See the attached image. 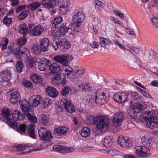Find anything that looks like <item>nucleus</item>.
<instances>
[{
	"instance_id": "f257e3e1",
	"label": "nucleus",
	"mask_w": 158,
	"mask_h": 158,
	"mask_svg": "<svg viewBox=\"0 0 158 158\" xmlns=\"http://www.w3.org/2000/svg\"><path fill=\"white\" fill-rule=\"evenodd\" d=\"M85 122L88 125L94 122L96 124L97 129L102 132L108 130L109 123L108 117L104 115H98L95 117L92 115H88L86 117Z\"/></svg>"
},
{
	"instance_id": "f03ea898",
	"label": "nucleus",
	"mask_w": 158,
	"mask_h": 158,
	"mask_svg": "<svg viewBox=\"0 0 158 158\" xmlns=\"http://www.w3.org/2000/svg\"><path fill=\"white\" fill-rule=\"evenodd\" d=\"M10 111L9 110L8 115L7 116L8 118H7V124L11 127L15 126L17 131L21 134L24 133L26 128L25 124H21L16 123L17 121L22 120L23 118V116L19 110H15L12 115L10 113Z\"/></svg>"
},
{
	"instance_id": "7ed1b4c3",
	"label": "nucleus",
	"mask_w": 158,
	"mask_h": 158,
	"mask_svg": "<svg viewBox=\"0 0 158 158\" xmlns=\"http://www.w3.org/2000/svg\"><path fill=\"white\" fill-rule=\"evenodd\" d=\"M109 92L107 89H100L92 95V98L95 99L97 104L102 105L106 103L108 100L110 96Z\"/></svg>"
},
{
	"instance_id": "20e7f679",
	"label": "nucleus",
	"mask_w": 158,
	"mask_h": 158,
	"mask_svg": "<svg viewBox=\"0 0 158 158\" xmlns=\"http://www.w3.org/2000/svg\"><path fill=\"white\" fill-rule=\"evenodd\" d=\"M17 45L16 43L11 44L8 47L9 54H12L17 58H20L21 56L27 58L30 56L29 50L26 48H24L21 51H20V48H17Z\"/></svg>"
},
{
	"instance_id": "39448f33",
	"label": "nucleus",
	"mask_w": 158,
	"mask_h": 158,
	"mask_svg": "<svg viewBox=\"0 0 158 158\" xmlns=\"http://www.w3.org/2000/svg\"><path fill=\"white\" fill-rule=\"evenodd\" d=\"M151 115L146 123L147 127L152 129L158 127V118L156 117L157 111L155 110L151 111Z\"/></svg>"
},
{
	"instance_id": "423d86ee",
	"label": "nucleus",
	"mask_w": 158,
	"mask_h": 158,
	"mask_svg": "<svg viewBox=\"0 0 158 158\" xmlns=\"http://www.w3.org/2000/svg\"><path fill=\"white\" fill-rule=\"evenodd\" d=\"M143 106L142 104L136 102L131 105L128 111V116L132 118L135 119L138 113L143 109Z\"/></svg>"
},
{
	"instance_id": "0eeeda50",
	"label": "nucleus",
	"mask_w": 158,
	"mask_h": 158,
	"mask_svg": "<svg viewBox=\"0 0 158 158\" xmlns=\"http://www.w3.org/2000/svg\"><path fill=\"white\" fill-rule=\"evenodd\" d=\"M28 28L29 34L35 36L41 35L44 30V27L39 24L35 26L34 24H29Z\"/></svg>"
},
{
	"instance_id": "6e6552de",
	"label": "nucleus",
	"mask_w": 158,
	"mask_h": 158,
	"mask_svg": "<svg viewBox=\"0 0 158 158\" xmlns=\"http://www.w3.org/2000/svg\"><path fill=\"white\" fill-rule=\"evenodd\" d=\"M35 62L39 63L38 68L41 71H46L49 69V64H51V61L44 57L41 58H37Z\"/></svg>"
},
{
	"instance_id": "1a4fd4ad",
	"label": "nucleus",
	"mask_w": 158,
	"mask_h": 158,
	"mask_svg": "<svg viewBox=\"0 0 158 158\" xmlns=\"http://www.w3.org/2000/svg\"><path fill=\"white\" fill-rule=\"evenodd\" d=\"M85 16L82 12H78L76 13L73 17L72 20L74 26L80 28L81 23L83 21Z\"/></svg>"
},
{
	"instance_id": "9d476101",
	"label": "nucleus",
	"mask_w": 158,
	"mask_h": 158,
	"mask_svg": "<svg viewBox=\"0 0 158 158\" xmlns=\"http://www.w3.org/2000/svg\"><path fill=\"white\" fill-rule=\"evenodd\" d=\"M135 154L137 156L146 157L150 153L148 148L145 146H136L135 148Z\"/></svg>"
},
{
	"instance_id": "9b49d317",
	"label": "nucleus",
	"mask_w": 158,
	"mask_h": 158,
	"mask_svg": "<svg viewBox=\"0 0 158 158\" xmlns=\"http://www.w3.org/2000/svg\"><path fill=\"white\" fill-rule=\"evenodd\" d=\"M60 104L65 109L70 113H73L75 111V106L67 99L63 98L61 99Z\"/></svg>"
},
{
	"instance_id": "f8f14e48",
	"label": "nucleus",
	"mask_w": 158,
	"mask_h": 158,
	"mask_svg": "<svg viewBox=\"0 0 158 158\" xmlns=\"http://www.w3.org/2000/svg\"><path fill=\"white\" fill-rule=\"evenodd\" d=\"M124 115L123 112L118 111L115 113L113 115V123L115 127H119L123 121Z\"/></svg>"
},
{
	"instance_id": "ddd939ff",
	"label": "nucleus",
	"mask_w": 158,
	"mask_h": 158,
	"mask_svg": "<svg viewBox=\"0 0 158 158\" xmlns=\"http://www.w3.org/2000/svg\"><path fill=\"white\" fill-rule=\"evenodd\" d=\"M38 133L40 138L44 140L49 141L52 138L50 131H48L46 129L42 127L39 129Z\"/></svg>"
},
{
	"instance_id": "4468645a",
	"label": "nucleus",
	"mask_w": 158,
	"mask_h": 158,
	"mask_svg": "<svg viewBox=\"0 0 158 158\" xmlns=\"http://www.w3.org/2000/svg\"><path fill=\"white\" fill-rule=\"evenodd\" d=\"M118 142L121 147L123 148H129L131 146V141L127 137L119 136L118 139Z\"/></svg>"
},
{
	"instance_id": "2eb2a0df",
	"label": "nucleus",
	"mask_w": 158,
	"mask_h": 158,
	"mask_svg": "<svg viewBox=\"0 0 158 158\" xmlns=\"http://www.w3.org/2000/svg\"><path fill=\"white\" fill-rule=\"evenodd\" d=\"M53 148L54 151L62 153H70L74 150L73 148L64 147L60 145H55Z\"/></svg>"
},
{
	"instance_id": "dca6fc26",
	"label": "nucleus",
	"mask_w": 158,
	"mask_h": 158,
	"mask_svg": "<svg viewBox=\"0 0 158 158\" xmlns=\"http://www.w3.org/2000/svg\"><path fill=\"white\" fill-rule=\"evenodd\" d=\"M54 59L56 61L65 66L68 65L69 62V56L64 55L56 56L54 57Z\"/></svg>"
},
{
	"instance_id": "f3484780",
	"label": "nucleus",
	"mask_w": 158,
	"mask_h": 158,
	"mask_svg": "<svg viewBox=\"0 0 158 158\" xmlns=\"http://www.w3.org/2000/svg\"><path fill=\"white\" fill-rule=\"evenodd\" d=\"M20 107L22 110L24 112L25 114L33 110V108L27 100H23L20 101L19 102Z\"/></svg>"
},
{
	"instance_id": "a211bd4d",
	"label": "nucleus",
	"mask_w": 158,
	"mask_h": 158,
	"mask_svg": "<svg viewBox=\"0 0 158 158\" xmlns=\"http://www.w3.org/2000/svg\"><path fill=\"white\" fill-rule=\"evenodd\" d=\"M128 101L131 102V105L134 104L136 102L139 103L140 100V96L135 92H133L128 94Z\"/></svg>"
},
{
	"instance_id": "6ab92c4d",
	"label": "nucleus",
	"mask_w": 158,
	"mask_h": 158,
	"mask_svg": "<svg viewBox=\"0 0 158 158\" xmlns=\"http://www.w3.org/2000/svg\"><path fill=\"white\" fill-rule=\"evenodd\" d=\"M21 96L17 90H13L11 91L10 101L13 104L17 103L20 99Z\"/></svg>"
},
{
	"instance_id": "aec40b11",
	"label": "nucleus",
	"mask_w": 158,
	"mask_h": 158,
	"mask_svg": "<svg viewBox=\"0 0 158 158\" xmlns=\"http://www.w3.org/2000/svg\"><path fill=\"white\" fill-rule=\"evenodd\" d=\"M11 77L10 72L7 69L2 71L0 72V82L9 81Z\"/></svg>"
},
{
	"instance_id": "412c9836",
	"label": "nucleus",
	"mask_w": 158,
	"mask_h": 158,
	"mask_svg": "<svg viewBox=\"0 0 158 158\" xmlns=\"http://www.w3.org/2000/svg\"><path fill=\"white\" fill-rule=\"evenodd\" d=\"M63 2L59 7L60 14H64L69 11L70 3L69 0H62Z\"/></svg>"
},
{
	"instance_id": "4be33fe9",
	"label": "nucleus",
	"mask_w": 158,
	"mask_h": 158,
	"mask_svg": "<svg viewBox=\"0 0 158 158\" xmlns=\"http://www.w3.org/2000/svg\"><path fill=\"white\" fill-rule=\"evenodd\" d=\"M30 78L32 81L35 83H40L41 85L43 86L45 85V83L43 81V78L39 75L33 73L31 75Z\"/></svg>"
},
{
	"instance_id": "5701e85b",
	"label": "nucleus",
	"mask_w": 158,
	"mask_h": 158,
	"mask_svg": "<svg viewBox=\"0 0 158 158\" xmlns=\"http://www.w3.org/2000/svg\"><path fill=\"white\" fill-rule=\"evenodd\" d=\"M45 90L47 95L52 98L56 97L58 93L55 88L50 86H48Z\"/></svg>"
},
{
	"instance_id": "b1692460",
	"label": "nucleus",
	"mask_w": 158,
	"mask_h": 158,
	"mask_svg": "<svg viewBox=\"0 0 158 158\" xmlns=\"http://www.w3.org/2000/svg\"><path fill=\"white\" fill-rule=\"evenodd\" d=\"M48 39L47 38H44L41 41L39 46L42 52H45L48 50Z\"/></svg>"
},
{
	"instance_id": "393cba45",
	"label": "nucleus",
	"mask_w": 158,
	"mask_h": 158,
	"mask_svg": "<svg viewBox=\"0 0 158 158\" xmlns=\"http://www.w3.org/2000/svg\"><path fill=\"white\" fill-rule=\"evenodd\" d=\"M102 143L106 148H110L113 144V142L111 136H106L102 139Z\"/></svg>"
},
{
	"instance_id": "a878e982",
	"label": "nucleus",
	"mask_w": 158,
	"mask_h": 158,
	"mask_svg": "<svg viewBox=\"0 0 158 158\" xmlns=\"http://www.w3.org/2000/svg\"><path fill=\"white\" fill-rule=\"evenodd\" d=\"M42 101V98L40 95H37L34 97L30 102L31 103V107H36L38 106Z\"/></svg>"
},
{
	"instance_id": "bb28decb",
	"label": "nucleus",
	"mask_w": 158,
	"mask_h": 158,
	"mask_svg": "<svg viewBox=\"0 0 158 158\" xmlns=\"http://www.w3.org/2000/svg\"><path fill=\"white\" fill-rule=\"evenodd\" d=\"M42 4L43 6L47 8H52L55 5V0H42Z\"/></svg>"
},
{
	"instance_id": "cd10ccee",
	"label": "nucleus",
	"mask_w": 158,
	"mask_h": 158,
	"mask_svg": "<svg viewBox=\"0 0 158 158\" xmlns=\"http://www.w3.org/2000/svg\"><path fill=\"white\" fill-rule=\"evenodd\" d=\"M151 111H146L140 114L138 118L139 120L142 122H145L146 121L147 122L149 118L150 115H151Z\"/></svg>"
},
{
	"instance_id": "c85d7f7f",
	"label": "nucleus",
	"mask_w": 158,
	"mask_h": 158,
	"mask_svg": "<svg viewBox=\"0 0 158 158\" xmlns=\"http://www.w3.org/2000/svg\"><path fill=\"white\" fill-rule=\"evenodd\" d=\"M27 132L28 135L31 138L35 139L36 138L35 133L34 131V125L31 124L27 128Z\"/></svg>"
},
{
	"instance_id": "c756f323",
	"label": "nucleus",
	"mask_w": 158,
	"mask_h": 158,
	"mask_svg": "<svg viewBox=\"0 0 158 158\" xmlns=\"http://www.w3.org/2000/svg\"><path fill=\"white\" fill-rule=\"evenodd\" d=\"M91 130L88 127H83L80 132V135L83 137L87 138L90 134Z\"/></svg>"
},
{
	"instance_id": "7c9ffc66",
	"label": "nucleus",
	"mask_w": 158,
	"mask_h": 158,
	"mask_svg": "<svg viewBox=\"0 0 158 158\" xmlns=\"http://www.w3.org/2000/svg\"><path fill=\"white\" fill-rule=\"evenodd\" d=\"M69 130V128L67 127H59L56 128V134L59 136L62 135L66 134Z\"/></svg>"
},
{
	"instance_id": "2f4dec72",
	"label": "nucleus",
	"mask_w": 158,
	"mask_h": 158,
	"mask_svg": "<svg viewBox=\"0 0 158 158\" xmlns=\"http://www.w3.org/2000/svg\"><path fill=\"white\" fill-rule=\"evenodd\" d=\"M99 40L101 46L103 48H105L106 45H110L111 44L110 40L107 38L100 37Z\"/></svg>"
},
{
	"instance_id": "473e14b6",
	"label": "nucleus",
	"mask_w": 158,
	"mask_h": 158,
	"mask_svg": "<svg viewBox=\"0 0 158 158\" xmlns=\"http://www.w3.org/2000/svg\"><path fill=\"white\" fill-rule=\"evenodd\" d=\"M141 142L144 145L151 146L152 143V140L147 136L145 135L141 138Z\"/></svg>"
},
{
	"instance_id": "72a5a7b5",
	"label": "nucleus",
	"mask_w": 158,
	"mask_h": 158,
	"mask_svg": "<svg viewBox=\"0 0 158 158\" xmlns=\"http://www.w3.org/2000/svg\"><path fill=\"white\" fill-rule=\"evenodd\" d=\"M19 32L24 35H26L29 32L28 26L25 23H22L20 25L19 27Z\"/></svg>"
},
{
	"instance_id": "f704fd0d",
	"label": "nucleus",
	"mask_w": 158,
	"mask_h": 158,
	"mask_svg": "<svg viewBox=\"0 0 158 158\" xmlns=\"http://www.w3.org/2000/svg\"><path fill=\"white\" fill-rule=\"evenodd\" d=\"M41 4V3L39 2L35 1L28 5L27 7L29 10H30L32 11H34L40 7Z\"/></svg>"
},
{
	"instance_id": "c9c22d12",
	"label": "nucleus",
	"mask_w": 158,
	"mask_h": 158,
	"mask_svg": "<svg viewBox=\"0 0 158 158\" xmlns=\"http://www.w3.org/2000/svg\"><path fill=\"white\" fill-rule=\"evenodd\" d=\"M25 115L27 117L28 120L31 123H36L37 122V118L34 115L33 111L27 113Z\"/></svg>"
},
{
	"instance_id": "e433bc0d",
	"label": "nucleus",
	"mask_w": 158,
	"mask_h": 158,
	"mask_svg": "<svg viewBox=\"0 0 158 158\" xmlns=\"http://www.w3.org/2000/svg\"><path fill=\"white\" fill-rule=\"evenodd\" d=\"M63 21V18L60 17L55 18L52 22L53 27H58Z\"/></svg>"
},
{
	"instance_id": "4c0bfd02",
	"label": "nucleus",
	"mask_w": 158,
	"mask_h": 158,
	"mask_svg": "<svg viewBox=\"0 0 158 158\" xmlns=\"http://www.w3.org/2000/svg\"><path fill=\"white\" fill-rule=\"evenodd\" d=\"M49 64V69L48 70H50L52 73H53L59 72L60 70V66L57 63H53L50 65Z\"/></svg>"
},
{
	"instance_id": "58836bf2",
	"label": "nucleus",
	"mask_w": 158,
	"mask_h": 158,
	"mask_svg": "<svg viewBox=\"0 0 158 158\" xmlns=\"http://www.w3.org/2000/svg\"><path fill=\"white\" fill-rule=\"evenodd\" d=\"M95 9L97 11H100L105 6L104 4L98 0L95 1Z\"/></svg>"
},
{
	"instance_id": "ea45409f",
	"label": "nucleus",
	"mask_w": 158,
	"mask_h": 158,
	"mask_svg": "<svg viewBox=\"0 0 158 158\" xmlns=\"http://www.w3.org/2000/svg\"><path fill=\"white\" fill-rule=\"evenodd\" d=\"M8 111L9 109L7 108L0 109V118L3 117L5 119L7 120V118H8L7 116L8 115Z\"/></svg>"
},
{
	"instance_id": "a19ab883",
	"label": "nucleus",
	"mask_w": 158,
	"mask_h": 158,
	"mask_svg": "<svg viewBox=\"0 0 158 158\" xmlns=\"http://www.w3.org/2000/svg\"><path fill=\"white\" fill-rule=\"evenodd\" d=\"M8 44V40L7 38H4L0 42V47L1 48L2 50L6 49L7 45Z\"/></svg>"
},
{
	"instance_id": "79ce46f5",
	"label": "nucleus",
	"mask_w": 158,
	"mask_h": 158,
	"mask_svg": "<svg viewBox=\"0 0 158 158\" xmlns=\"http://www.w3.org/2000/svg\"><path fill=\"white\" fill-rule=\"evenodd\" d=\"M70 47V43L66 39H64L60 43V47H62V48L68 49Z\"/></svg>"
},
{
	"instance_id": "37998d69",
	"label": "nucleus",
	"mask_w": 158,
	"mask_h": 158,
	"mask_svg": "<svg viewBox=\"0 0 158 158\" xmlns=\"http://www.w3.org/2000/svg\"><path fill=\"white\" fill-rule=\"evenodd\" d=\"M84 70L82 69H78L77 70H74L73 73V78L79 77L81 74L84 73Z\"/></svg>"
},
{
	"instance_id": "c03bdc74",
	"label": "nucleus",
	"mask_w": 158,
	"mask_h": 158,
	"mask_svg": "<svg viewBox=\"0 0 158 158\" xmlns=\"http://www.w3.org/2000/svg\"><path fill=\"white\" fill-rule=\"evenodd\" d=\"M27 39L26 37H23L20 38L17 40V44H16L17 45L16 47L17 48H20V46L24 45L27 41Z\"/></svg>"
},
{
	"instance_id": "a18cd8bd",
	"label": "nucleus",
	"mask_w": 158,
	"mask_h": 158,
	"mask_svg": "<svg viewBox=\"0 0 158 158\" xmlns=\"http://www.w3.org/2000/svg\"><path fill=\"white\" fill-rule=\"evenodd\" d=\"M80 29V28H78L77 26H74V24H73L72 26H71L70 28L67 27L66 32H67L70 34H72L73 33V31L77 32L79 31Z\"/></svg>"
},
{
	"instance_id": "49530a36",
	"label": "nucleus",
	"mask_w": 158,
	"mask_h": 158,
	"mask_svg": "<svg viewBox=\"0 0 158 158\" xmlns=\"http://www.w3.org/2000/svg\"><path fill=\"white\" fill-rule=\"evenodd\" d=\"M81 89L86 91H89L91 89V87L89 82L84 83L82 82Z\"/></svg>"
},
{
	"instance_id": "de8ad7c7",
	"label": "nucleus",
	"mask_w": 158,
	"mask_h": 158,
	"mask_svg": "<svg viewBox=\"0 0 158 158\" xmlns=\"http://www.w3.org/2000/svg\"><path fill=\"white\" fill-rule=\"evenodd\" d=\"M128 93H127L121 92L120 103H124L126 101H128Z\"/></svg>"
},
{
	"instance_id": "09e8293b",
	"label": "nucleus",
	"mask_w": 158,
	"mask_h": 158,
	"mask_svg": "<svg viewBox=\"0 0 158 158\" xmlns=\"http://www.w3.org/2000/svg\"><path fill=\"white\" fill-rule=\"evenodd\" d=\"M52 103L51 100L48 98L43 101L42 104L44 108H47L51 105Z\"/></svg>"
},
{
	"instance_id": "8fccbe9b",
	"label": "nucleus",
	"mask_w": 158,
	"mask_h": 158,
	"mask_svg": "<svg viewBox=\"0 0 158 158\" xmlns=\"http://www.w3.org/2000/svg\"><path fill=\"white\" fill-rule=\"evenodd\" d=\"M24 68V66L21 61H18L16 63V69L17 71L21 73Z\"/></svg>"
},
{
	"instance_id": "3c124183",
	"label": "nucleus",
	"mask_w": 158,
	"mask_h": 158,
	"mask_svg": "<svg viewBox=\"0 0 158 158\" xmlns=\"http://www.w3.org/2000/svg\"><path fill=\"white\" fill-rule=\"evenodd\" d=\"M82 81H77L74 82L73 87L75 91H77L81 88Z\"/></svg>"
},
{
	"instance_id": "603ef678",
	"label": "nucleus",
	"mask_w": 158,
	"mask_h": 158,
	"mask_svg": "<svg viewBox=\"0 0 158 158\" xmlns=\"http://www.w3.org/2000/svg\"><path fill=\"white\" fill-rule=\"evenodd\" d=\"M29 11V10H25L22 12L19 15V19L20 20H23L27 18Z\"/></svg>"
},
{
	"instance_id": "864d4df0",
	"label": "nucleus",
	"mask_w": 158,
	"mask_h": 158,
	"mask_svg": "<svg viewBox=\"0 0 158 158\" xmlns=\"http://www.w3.org/2000/svg\"><path fill=\"white\" fill-rule=\"evenodd\" d=\"M12 19L10 17H7L5 16L3 19V23L6 26H9L12 23Z\"/></svg>"
},
{
	"instance_id": "5fc2aeb1",
	"label": "nucleus",
	"mask_w": 158,
	"mask_h": 158,
	"mask_svg": "<svg viewBox=\"0 0 158 158\" xmlns=\"http://www.w3.org/2000/svg\"><path fill=\"white\" fill-rule=\"evenodd\" d=\"M60 43L58 39H55L53 40L52 43V45L54 49L56 50L58 49V48L60 47Z\"/></svg>"
},
{
	"instance_id": "6e6d98bb",
	"label": "nucleus",
	"mask_w": 158,
	"mask_h": 158,
	"mask_svg": "<svg viewBox=\"0 0 158 158\" xmlns=\"http://www.w3.org/2000/svg\"><path fill=\"white\" fill-rule=\"evenodd\" d=\"M49 119L47 116L44 114H43L41 117L40 123L44 125H47L49 123Z\"/></svg>"
},
{
	"instance_id": "4d7b16f0",
	"label": "nucleus",
	"mask_w": 158,
	"mask_h": 158,
	"mask_svg": "<svg viewBox=\"0 0 158 158\" xmlns=\"http://www.w3.org/2000/svg\"><path fill=\"white\" fill-rule=\"evenodd\" d=\"M31 51L36 55H39L40 52H42L39 46L38 45L34 46L32 49Z\"/></svg>"
},
{
	"instance_id": "13d9d810",
	"label": "nucleus",
	"mask_w": 158,
	"mask_h": 158,
	"mask_svg": "<svg viewBox=\"0 0 158 158\" xmlns=\"http://www.w3.org/2000/svg\"><path fill=\"white\" fill-rule=\"evenodd\" d=\"M64 74L65 76H68L69 75L73 70L72 68L67 65L64 69Z\"/></svg>"
},
{
	"instance_id": "bf43d9fd",
	"label": "nucleus",
	"mask_w": 158,
	"mask_h": 158,
	"mask_svg": "<svg viewBox=\"0 0 158 158\" xmlns=\"http://www.w3.org/2000/svg\"><path fill=\"white\" fill-rule=\"evenodd\" d=\"M121 92H118L114 94L113 96V99L118 103H120Z\"/></svg>"
},
{
	"instance_id": "052dcab7",
	"label": "nucleus",
	"mask_w": 158,
	"mask_h": 158,
	"mask_svg": "<svg viewBox=\"0 0 158 158\" xmlns=\"http://www.w3.org/2000/svg\"><path fill=\"white\" fill-rule=\"evenodd\" d=\"M151 21L153 27L158 28V16L153 17Z\"/></svg>"
},
{
	"instance_id": "680f3d73",
	"label": "nucleus",
	"mask_w": 158,
	"mask_h": 158,
	"mask_svg": "<svg viewBox=\"0 0 158 158\" xmlns=\"http://www.w3.org/2000/svg\"><path fill=\"white\" fill-rule=\"evenodd\" d=\"M22 83L25 87L31 88L32 87V83L28 81L23 80Z\"/></svg>"
},
{
	"instance_id": "e2e57ef3",
	"label": "nucleus",
	"mask_w": 158,
	"mask_h": 158,
	"mask_svg": "<svg viewBox=\"0 0 158 158\" xmlns=\"http://www.w3.org/2000/svg\"><path fill=\"white\" fill-rule=\"evenodd\" d=\"M107 153L110 156H115L118 155L120 152L117 150L111 149L108 150L107 151Z\"/></svg>"
},
{
	"instance_id": "0e129e2a",
	"label": "nucleus",
	"mask_w": 158,
	"mask_h": 158,
	"mask_svg": "<svg viewBox=\"0 0 158 158\" xmlns=\"http://www.w3.org/2000/svg\"><path fill=\"white\" fill-rule=\"evenodd\" d=\"M70 90L69 87H65L61 91V94L63 96H65L69 93Z\"/></svg>"
},
{
	"instance_id": "69168bd1",
	"label": "nucleus",
	"mask_w": 158,
	"mask_h": 158,
	"mask_svg": "<svg viewBox=\"0 0 158 158\" xmlns=\"http://www.w3.org/2000/svg\"><path fill=\"white\" fill-rule=\"evenodd\" d=\"M27 6L25 5L19 6L17 7L15 11L16 13H18L22 11L25 10Z\"/></svg>"
},
{
	"instance_id": "338daca9",
	"label": "nucleus",
	"mask_w": 158,
	"mask_h": 158,
	"mask_svg": "<svg viewBox=\"0 0 158 158\" xmlns=\"http://www.w3.org/2000/svg\"><path fill=\"white\" fill-rule=\"evenodd\" d=\"M110 19L114 23H117L119 25H121L122 24V22L119 20L117 19L115 17L110 16Z\"/></svg>"
},
{
	"instance_id": "774afa93",
	"label": "nucleus",
	"mask_w": 158,
	"mask_h": 158,
	"mask_svg": "<svg viewBox=\"0 0 158 158\" xmlns=\"http://www.w3.org/2000/svg\"><path fill=\"white\" fill-rule=\"evenodd\" d=\"M114 12L115 15L118 16L120 18L122 19H124L125 17L123 14L119 10H114Z\"/></svg>"
}]
</instances>
